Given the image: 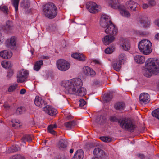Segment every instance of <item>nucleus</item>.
<instances>
[{"mask_svg":"<svg viewBox=\"0 0 159 159\" xmlns=\"http://www.w3.org/2000/svg\"><path fill=\"white\" fill-rule=\"evenodd\" d=\"M112 22L108 16L103 15L102 16L100 22V25L103 28L107 27L110 23Z\"/></svg>","mask_w":159,"mask_h":159,"instance_id":"obj_12","label":"nucleus"},{"mask_svg":"<svg viewBox=\"0 0 159 159\" xmlns=\"http://www.w3.org/2000/svg\"><path fill=\"white\" fill-rule=\"evenodd\" d=\"M110 120L113 122H117L118 121V119L115 116H112L110 117Z\"/></svg>","mask_w":159,"mask_h":159,"instance_id":"obj_53","label":"nucleus"},{"mask_svg":"<svg viewBox=\"0 0 159 159\" xmlns=\"http://www.w3.org/2000/svg\"><path fill=\"white\" fill-rule=\"evenodd\" d=\"M152 116L158 119L159 120V108L154 110L152 113Z\"/></svg>","mask_w":159,"mask_h":159,"instance_id":"obj_41","label":"nucleus"},{"mask_svg":"<svg viewBox=\"0 0 159 159\" xmlns=\"http://www.w3.org/2000/svg\"><path fill=\"white\" fill-rule=\"evenodd\" d=\"M30 4V2L29 0H23L21 2V6L24 8H28Z\"/></svg>","mask_w":159,"mask_h":159,"instance_id":"obj_35","label":"nucleus"},{"mask_svg":"<svg viewBox=\"0 0 159 159\" xmlns=\"http://www.w3.org/2000/svg\"><path fill=\"white\" fill-rule=\"evenodd\" d=\"M40 58L43 59H48L49 58V57L44 55H42L40 57Z\"/></svg>","mask_w":159,"mask_h":159,"instance_id":"obj_55","label":"nucleus"},{"mask_svg":"<svg viewBox=\"0 0 159 159\" xmlns=\"http://www.w3.org/2000/svg\"><path fill=\"white\" fill-rule=\"evenodd\" d=\"M84 156L83 151L80 149L77 151L75 153L73 159H83Z\"/></svg>","mask_w":159,"mask_h":159,"instance_id":"obj_24","label":"nucleus"},{"mask_svg":"<svg viewBox=\"0 0 159 159\" xmlns=\"http://www.w3.org/2000/svg\"><path fill=\"white\" fill-rule=\"evenodd\" d=\"M83 71L84 74L87 76H93L95 74V72L93 70L88 66L84 67Z\"/></svg>","mask_w":159,"mask_h":159,"instance_id":"obj_18","label":"nucleus"},{"mask_svg":"<svg viewBox=\"0 0 159 159\" xmlns=\"http://www.w3.org/2000/svg\"><path fill=\"white\" fill-rule=\"evenodd\" d=\"M12 122L13 123L12 126L16 129L18 128L21 125L20 122L19 120H13L12 121Z\"/></svg>","mask_w":159,"mask_h":159,"instance_id":"obj_36","label":"nucleus"},{"mask_svg":"<svg viewBox=\"0 0 159 159\" xmlns=\"http://www.w3.org/2000/svg\"><path fill=\"white\" fill-rule=\"evenodd\" d=\"M100 139L102 141L107 143L111 142L112 140V139L109 137L102 136L100 137Z\"/></svg>","mask_w":159,"mask_h":159,"instance_id":"obj_42","label":"nucleus"},{"mask_svg":"<svg viewBox=\"0 0 159 159\" xmlns=\"http://www.w3.org/2000/svg\"><path fill=\"white\" fill-rule=\"evenodd\" d=\"M119 10L120 14L124 17L129 18L130 17L131 14L127 10L125 6L120 5L119 7Z\"/></svg>","mask_w":159,"mask_h":159,"instance_id":"obj_17","label":"nucleus"},{"mask_svg":"<svg viewBox=\"0 0 159 159\" xmlns=\"http://www.w3.org/2000/svg\"><path fill=\"white\" fill-rule=\"evenodd\" d=\"M0 56L3 58L8 59L11 57L12 53L11 51L5 50L0 52Z\"/></svg>","mask_w":159,"mask_h":159,"instance_id":"obj_22","label":"nucleus"},{"mask_svg":"<svg viewBox=\"0 0 159 159\" xmlns=\"http://www.w3.org/2000/svg\"><path fill=\"white\" fill-rule=\"evenodd\" d=\"M25 111V108L22 107H18L16 111V113L17 114H20L23 113Z\"/></svg>","mask_w":159,"mask_h":159,"instance_id":"obj_45","label":"nucleus"},{"mask_svg":"<svg viewBox=\"0 0 159 159\" xmlns=\"http://www.w3.org/2000/svg\"><path fill=\"white\" fill-rule=\"evenodd\" d=\"M17 87V85H11L8 88V91L9 92H12L15 91Z\"/></svg>","mask_w":159,"mask_h":159,"instance_id":"obj_46","label":"nucleus"},{"mask_svg":"<svg viewBox=\"0 0 159 159\" xmlns=\"http://www.w3.org/2000/svg\"><path fill=\"white\" fill-rule=\"evenodd\" d=\"M155 39L157 40H159V33H157L155 36Z\"/></svg>","mask_w":159,"mask_h":159,"instance_id":"obj_59","label":"nucleus"},{"mask_svg":"<svg viewBox=\"0 0 159 159\" xmlns=\"http://www.w3.org/2000/svg\"><path fill=\"white\" fill-rule=\"evenodd\" d=\"M71 57L74 58L80 61H84L85 60V57L83 54L75 53L71 55Z\"/></svg>","mask_w":159,"mask_h":159,"instance_id":"obj_27","label":"nucleus"},{"mask_svg":"<svg viewBox=\"0 0 159 159\" xmlns=\"http://www.w3.org/2000/svg\"><path fill=\"white\" fill-rule=\"evenodd\" d=\"M35 104L39 107H44L46 106L47 103L42 98L36 96L34 101Z\"/></svg>","mask_w":159,"mask_h":159,"instance_id":"obj_15","label":"nucleus"},{"mask_svg":"<svg viewBox=\"0 0 159 159\" xmlns=\"http://www.w3.org/2000/svg\"><path fill=\"white\" fill-rule=\"evenodd\" d=\"M120 125L126 131L133 132L136 128V125L130 119L125 118L118 121Z\"/></svg>","mask_w":159,"mask_h":159,"instance_id":"obj_5","label":"nucleus"},{"mask_svg":"<svg viewBox=\"0 0 159 159\" xmlns=\"http://www.w3.org/2000/svg\"><path fill=\"white\" fill-rule=\"evenodd\" d=\"M0 10L5 15L8 14L9 11L8 8L6 6H0Z\"/></svg>","mask_w":159,"mask_h":159,"instance_id":"obj_40","label":"nucleus"},{"mask_svg":"<svg viewBox=\"0 0 159 159\" xmlns=\"http://www.w3.org/2000/svg\"><path fill=\"white\" fill-rule=\"evenodd\" d=\"M140 103L141 104H146L150 102V96L149 95L146 93H141L139 97Z\"/></svg>","mask_w":159,"mask_h":159,"instance_id":"obj_10","label":"nucleus"},{"mask_svg":"<svg viewBox=\"0 0 159 159\" xmlns=\"http://www.w3.org/2000/svg\"><path fill=\"white\" fill-rule=\"evenodd\" d=\"M122 63L118 61H115L112 64V66L115 70L119 71L121 67Z\"/></svg>","mask_w":159,"mask_h":159,"instance_id":"obj_29","label":"nucleus"},{"mask_svg":"<svg viewBox=\"0 0 159 159\" xmlns=\"http://www.w3.org/2000/svg\"><path fill=\"white\" fill-rule=\"evenodd\" d=\"M93 154L98 157L102 158L105 156V153L103 151L98 148H96L94 149Z\"/></svg>","mask_w":159,"mask_h":159,"instance_id":"obj_20","label":"nucleus"},{"mask_svg":"<svg viewBox=\"0 0 159 159\" xmlns=\"http://www.w3.org/2000/svg\"><path fill=\"white\" fill-rule=\"evenodd\" d=\"M114 107L117 110H122L125 108V104L122 102H119L115 105Z\"/></svg>","mask_w":159,"mask_h":159,"instance_id":"obj_32","label":"nucleus"},{"mask_svg":"<svg viewBox=\"0 0 159 159\" xmlns=\"http://www.w3.org/2000/svg\"><path fill=\"white\" fill-rule=\"evenodd\" d=\"M141 25L143 27H148L150 25V22L148 20V19L145 17H143L140 18L139 20Z\"/></svg>","mask_w":159,"mask_h":159,"instance_id":"obj_23","label":"nucleus"},{"mask_svg":"<svg viewBox=\"0 0 159 159\" xmlns=\"http://www.w3.org/2000/svg\"><path fill=\"white\" fill-rule=\"evenodd\" d=\"M138 4L133 1H129L126 2L125 4L126 7L128 9L133 11H136V8Z\"/></svg>","mask_w":159,"mask_h":159,"instance_id":"obj_16","label":"nucleus"},{"mask_svg":"<svg viewBox=\"0 0 159 159\" xmlns=\"http://www.w3.org/2000/svg\"><path fill=\"white\" fill-rule=\"evenodd\" d=\"M115 39L113 36L107 35L102 39V41L105 45H107L113 42Z\"/></svg>","mask_w":159,"mask_h":159,"instance_id":"obj_19","label":"nucleus"},{"mask_svg":"<svg viewBox=\"0 0 159 159\" xmlns=\"http://www.w3.org/2000/svg\"><path fill=\"white\" fill-rule=\"evenodd\" d=\"M72 118V116L71 115H68L67 116V118L69 120L71 119Z\"/></svg>","mask_w":159,"mask_h":159,"instance_id":"obj_63","label":"nucleus"},{"mask_svg":"<svg viewBox=\"0 0 159 159\" xmlns=\"http://www.w3.org/2000/svg\"><path fill=\"white\" fill-rule=\"evenodd\" d=\"M43 110L46 113L51 116H53L57 113V110L49 105H46L43 108Z\"/></svg>","mask_w":159,"mask_h":159,"instance_id":"obj_13","label":"nucleus"},{"mask_svg":"<svg viewBox=\"0 0 159 159\" xmlns=\"http://www.w3.org/2000/svg\"><path fill=\"white\" fill-rule=\"evenodd\" d=\"M20 0H12V2L13 6L15 8L16 12L18 11V7Z\"/></svg>","mask_w":159,"mask_h":159,"instance_id":"obj_39","label":"nucleus"},{"mask_svg":"<svg viewBox=\"0 0 159 159\" xmlns=\"http://www.w3.org/2000/svg\"><path fill=\"white\" fill-rule=\"evenodd\" d=\"M58 69L62 71H66L70 67V64L66 61L63 59H60L57 62Z\"/></svg>","mask_w":159,"mask_h":159,"instance_id":"obj_6","label":"nucleus"},{"mask_svg":"<svg viewBox=\"0 0 159 159\" xmlns=\"http://www.w3.org/2000/svg\"><path fill=\"white\" fill-rule=\"evenodd\" d=\"M13 74V71L11 70H10V71L8 73V74L7 75V77H8L9 78L11 77Z\"/></svg>","mask_w":159,"mask_h":159,"instance_id":"obj_54","label":"nucleus"},{"mask_svg":"<svg viewBox=\"0 0 159 159\" xmlns=\"http://www.w3.org/2000/svg\"><path fill=\"white\" fill-rule=\"evenodd\" d=\"M145 66L146 68L143 73L145 77H150L152 74L159 73V59H148L146 61Z\"/></svg>","mask_w":159,"mask_h":159,"instance_id":"obj_1","label":"nucleus"},{"mask_svg":"<svg viewBox=\"0 0 159 159\" xmlns=\"http://www.w3.org/2000/svg\"><path fill=\"white\" fill-rule=\"evenodd\" d=\"M4 107L6 109H7L9 108V106L7 104H4L3 105Z\"/></svg>","mask_w":159,"mask_h":159,"instance_id":"obj_62","label":"nucleus"},{"mask_svg":"<svg viewBox=\"0 0 159 159\" xmlns=\"http://www.w3.org/2000/svg\"><path fill=\"white\" fill-rule=\"evenodd\" d=\"M134 59L135 61L140 64L144 63L145 60V57L139 55H137L134 56Z\"/></svg>","mask_w":159,"mask_h":159,"instance_id":"obj_25","label":"nucleus"},{"mask_svg":"<svg viewBox=\"0 0 159 159\" xmlns=\"http://www.w3.org/2000/svg\"><path fill=\"white\" fill-rule=\"evenodd\" d=\"M1 65L3 67L6 68H9L10 66V63L6 61H2Z\"/></svg>","mask_w":159,"mask_h":159,"instance_id":"obj_43","label":"nucleus"},{"mask_svg":"<svg viewBox=\"0 0 159 159\" xmlns=\"http://www.w3.org/2000/svg\"><path fill=\"white\" fill-rule=\"evenodd\" d=\"M86 102L83 99H81L79 100V105L80 107L84 106L86 104Z\"/></svg>","mask_w":159,"mask_h":159,"instance_id":"obj_50","label":"nucleus"},{"mask_svg":"<svg viewBox=\"0 0 159 159\" xmlns=\"http://www.w3.org/2000/svg\"><path fill=\"white\" fill-rule=\"evenodd\" d=\"M16 38L14 37H11L9 39L7 40L5 42L6 46L11 49L15 48L16 43Z\"/></svg>","mask_w":159,"mask_h":159,"instance_id":"obj_14","label":"nucleus"},{"mask_svg":"<svg viewBox=\"0 0 159 159\" xmlns=\"http://www.w3.org/2000/svg\"><path fill=\"white\" fill-rule=\"evenodd\" d=\"M25 159L24 157L20 155H17L14 156L10 158V159Z\"/></svg>","mask_w":159,"mask_h":159,"instance_id":"obj_47","label":"nucleus"},{"mask_svg":"<svg viewBox=\"0 0 159 159\" xmlns=\"http://www.w3.org/2000/svg\"><path fill=\"white\" fill-rule=\"evenodd\" d=\"M62 85L66 88L67 93L75 94L77 88L82 86L83 82L80 79L75 78L63 82Z\"/></svg>","mask_w":159,"mask_h":159,"instance_id":"obj_2","label":"nucleus"},{"mask_svg":"<svg viewBox=\"0 0 159 159\" xmlns=\"http://www.w3.org/2000/svg\"><path fill=\"white\" fill-rule=\"evenodd\" d=\"M43 11L45 16L49 19H53L57 16V8L52 3H48L43 7Z\"/></svg>","mask_w":159,"mask_h":159,"instance_id":"obj_3","label":"nucleus"},{"mask_svg":"<svg viewBox=\"0 0 159 159\" xmlns=\"http://www.w3.org/2000/svg\"><path fill=\"white\" fill-rule=\"evenodd\" d=\"M11 152H14L17 151L20 149V148L16 146H13L11 148Z\"/></svg>","mask_w":159,"mask_h":159,"instance_id":"obj_48","label":"nucleus"},{"mask_svg":"<svg viewBox=\"0 0 159 159\" xmlns=\"http://www.w3.org/2000/svg\"><path fill=\"white\" fill-rule=\"evenodd\" d=\"M28 75V72L25 70L22 69L20 70L17 75V82L22 83L25 81Z\"/></svg>","mask_w":159,"mask_h":159,"instance_id":"obj_7","label":"nucleus"},{"mask_svg":"<svg viewBox=\"0 0 159 159\" xmlns=\"http://www.w3.org/2000/svg\"><path fill=\"white\" fill-rule=\"evenodd\" d=\"M113 97V95L111 93H107L105 94L103 97V100L106 102H108Z\"/></svg>","mask_w":159,"mask_h":159,"instance_id":"obj_34","label":"nucleus"},{"mask_svg":"<svg viewBox=\"0 0 159 159\" xmlns=\"http://www.w3.org/2000/svg\"><path fill=\"white\" fill-rule=\"evenodd\" d=\"M67 146V142L66 139H61L59 141L58 147L60 149L63 150L66 148Z\"/></svg>","mask_w":159,"mask_h":159,"instance_id":"obj_28","label":"nucleus"},{"mask_svg":"<svg viewBox=\"0 0 159 159\" xmlns=\"http://www.w3.org/2000/svg\"><path fill=\"white\" fill-rule=\"evenodd\" d=\"M76 122L75 121L73 120L65 122L64 123L65 126L68 129L73 128L75 125Z\"/></svg>","mask_w":159,"mask_h":159,"instance_id":"obj_31","label":"nucleus"},{"mask_svg":"<svg viewBox=\"0 0 159 159\" xmlns=\"http://www.w3.org/2000/svg\"><path fill=\"white\" fill-rule=\"evenodd\" d=\"M148 7V5L147 4L144 3L143 4V9H146Z\"/></svg>","mask_w":159,"mask_h":159,"instance_id":"obj_58","label":"nucleus"},{"mask_svg":"<svg viewBox=\"0 0 159 159\" xmlns=\"http://www.w3.org/2000/svg\"><path fill=\"white\" fill-rule=\"evenodd\" d=\"M3 37L2 36V34L0 33V44L2 43L1 40H2Z\"/></svg>","mask_w":159,"mask_h":159,"instance_id":"obj_61","label":"nucleus"},{"mask_svg":"<svg viewBox=\"0 0 159 159\" xmlns=\"http://www.w3.org/2000/svg\"><path fill=\"white\" fill-rule=\"evenodd\" d=\"M113 52V49L112 48H108L105 50V52L107 54L111 53Z\"/></svg>","mask_w":159,"mask_h":159,"instance_id":"obj_49","label":"nucleus"},{"mask_svg":"<svg viewBox=\"0 0 159 159\" xmlns=\"http://www.w3.org/2000/svg\"><path fill=\"white\" fill-rule=\"evenodd\" d=\"M13 24L11 21H8L6 22V28L7 30H10L12 29Z\"/></svg>","mask_w":159,"mask_h":159,"instance_id":"obj_44","label":"nucleus"},{"mask_svg":"<svg viewBox=\"0 0 159 159\" xmlns=\"http://www.w3.org/2000/svg\"><path fill=\"white\" fill-rule=\"evenodd\" d=\"M102 118H103V117L102 116H100V117H98L96 119V122L98 123H101L103 122L104 120H101V119Z\"/></svg>","mask_w":159,"mask_h":159,"instance_id":"obj_51","label":"nucleus"},{"mask_svg":"<svg viewBox=\"0 0 159 159\" xmlns=\"http://www.w3.org/2000/svg\"><path fill=\"white\" fill-rule=\"evenodd\" d=\"M86 8L91 13H95L99 11V6L95 2H88L86 4Z\"/></svg>","mask_w":159,"mask_h":159,"instance_id":"obj_8","label":"nucleus"},{"mask_svg":"<svg viewBox=\"0 0 159 159\" xmlns=\"http://www.w3.org/2000/svg\"><path fill=\"white\" fill-rule=\"evenodd\" d=\"M43 64V61L40 60L36 61L34 65V70L38 71L41 68V66Z\"/></svg>","mask_w":159,"mask_h":159,"instance_id":"obj_30","label":"nucleus"},{"mask_svg":"<svg viewBox=\"0 0 159 159\" xmlns=\"http://www.w3.org/2000/svg\"><path fill=\"white\" fill-rule=\"evenodd\" d=\"M138 47L140 52L146 55L150 54L152 50V43L147 39L141 41L138 44Z\"/></svg>","mask_w":159,"mask_h":159,"instance_id":"obj_4","label":"nucleus"},{"mask_svg":"<svg viewBox=\"0 0 159 159\" xmlns=\"http://www.w3.org/2000/svg\"><path fill=\"white\" fill-rule=\"evenodd\" d=\"M81 86L80 87H78L75 95L80 96H83L86 94V90L85 88L82 87Z\"/></svg>","mask_w":159,"mask_h":159,"instance_id":"obj_21","label":"nucleus"},{"mask_svg":"<svg viewBox=\"0 0 159 159\" xmlns=\"http://www.w3.org/2000/svg\"><path fill=\"white\" fill-rule=\"evenodd\" d=\"M57 127V125L56 124L53 125L51 124L48 127V129L49 132L53 135H55L56 134V132L53 130L54 128Z\"/></svg>","mask_w":159,"mask_h":159,"instance_id":"obj_33","label":"nucleus"},{"mask_svg":"<svg viewBox=\"0 0 159 159\" xmlns=\"http://www.w3.org/2000/svg\"><path fill=\"white\" fill-rule=\"evenodd\" d=\"M108 3L110 7L114 9H118L119 10V7L120 6L119 5L118 1L116 0H109Z\"/></svg>","mask_w":159,"mask_h":159,"instance_id":"obj_26","label":"nucleus"},{"mask_svg":"<svg viewBox=\"0 0 159 159\" xmlns=\"http://www.w3.org/2000/svg\"><path fill=\"white\" fill-rule=\"evenodd\" d=\"M26 92V90L25 89H23L21 90L20 91V93L21 94H25V93Z\"/></svg>","mask_w":159,"mask_h":159,"instance_id":"obj_56","label":"nucleus"},{"mask_svg":"<svg viewBox=\"0 0 159 159\" xmlns=\"http://www.w3.org/2000/svg\"><path fill=\"white\" fill-rule=\"evenodd\" d=\"M93 62L94 63H97V64H99V61L97 60H94L93 61Z\"/></svg>","mask_w":159,"mask_h":159,"instance_id":"obj_64","label":"nucleus"},{"mask_svg":"<svg viewBox=\"0 0 159 159\" xmlns=\"http://www.w3.org/2000/svg\"><path fill=\"white\" fill-rule=\"evenodd\" d=\"M32 141V138L29 135H25L22 139V141L24 143H25L26 141L30 142Z\"/></svg>","mask_w":159,"mask_h":159,"instance_id":"obj_38","label":"nucleus"},{"mask_svg":"<svg viewBox=\"0 0 159 159\" xmlns=\"http://www.w3.org/2000/svg\"><path fill=\"white\" fill-rule=\"evenodd\" d=\"M148 1L151 6H154L156 4L155 0H148Z\"/></svg>","mask_w":159,"mask_h":159,"instance_id":"obj_52","label":"nucleus"},{"mask_svg":"<svg viewBox=\"0 0 159 159\" xmlns=\"http://www.w3.org/2000/svg\"><path fill=\"white\" fill-rule=\"evenodd\" d=\"M119 44L120 48L125 51L130 49V45L129 41L126 39L122 38L120 40Z\"/></svg>","mask_w":159,"mask_h":159,"instance_id":"obj_11","label":"nucleus"},{"mask_svg":"<svg viewBox=\"0 0 159 159\" xmlns=\"http://www.w3.org/2000/svg\"><path fill=\"white\" fill-rule=\"evenodd\" d=\"M105 32L107 34L115 35L118 32V29L112 22L110 23L105 30Z\"/></svg>","mask_w":159,"mask_h":159,"instance_id":"obj_9","label":"nucleus"},{"mask_svg":"<svg viewBox=\"0 0 159 159\" xmlns=\"http://www.w3.org/2000/svg\"><path fill=\"white\" fill-rule=\"evenodd\" d=\"M118 59V61L122 63L126 60V57L125 54L121 53L119 55Z\"/></svg>","mask_w":159,"mask_h":159,"instance_id":"obj_37","label":"nucleus"},{"mask_svg":"<svg viewBox=\"0 0 159 159\" xmlns=\"http://www.w3.org/2000/svg\"><path fill=\"white\" fill-rule=\"evenodd\" d=\"M99 82L98 80H95L93 83V85L94 86L97 85L99 84Z\"/></svg>","mask_w":159,"mask_h":159,"instance_id":"obj_57","label":"nucleus"},{"mask_svg":"<svg viewBox=\"0 0 159 159\" xmlns=\"http://www.w3.org/2000/svg\"><path fill=\"white\" fill-rule=\"evenodd\" d=\"M155 24L157 26L159 27V20H157L155 21Z\"/></svg>","mask_w":159,"mask_h":159,"instance_id":"obj_60","label":"nucleus"}]
</instances>
